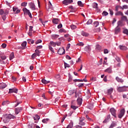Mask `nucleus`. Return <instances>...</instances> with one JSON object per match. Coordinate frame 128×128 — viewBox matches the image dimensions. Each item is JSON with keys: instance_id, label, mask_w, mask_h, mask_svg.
Segmentation results:
<instances>
[{"instance_id": "35", "label": "nucleus", "mask_w": 128, "mask_h": 128, "mask_svg": "<svg viewBox=\"0 0 128 128\" xmlns=\"http://www.w3.org/2000/svg\"><path fill=\"white\" fill-rule=\"evenodd\" d=\"M10 104V102L6 100V101H4L2 103V106H6V104Z\"/></svg>"}, {"instance_id": "33", "label": "nucleus", "mask_w": 128, "mask_h": 128, "mask_svg": "<svg viewBox=\"0 0 128 128\" xmlns=\"http://www.w3.org/2000/svg\"><path fill=\"white\" fill-rule=\"evenodd\" d=\"M50 120V119L46 118V119H43L42 120V122H44V124H48V122Z\"/></svg>"}, {"instance_id": "44", "label": "nucleus", "mask_w": 128, "mask_h": 128, "mask_svg": "<svg viewBox=\"0 0 128 128\" xmlns=\"http://www.w3.org/2000/svg\"><path fill=\"white\" fill-rule=\"evenodd\" d=\"M28 5V2H24L21 4V6H26Z\"/></svg>"}, {"instance_id": "26", "label": "nucleus", "mask_w": 128, "mask_h": 128, "mask_svg": "<svg viewBox=\"0 0 128 128\" xmlns=\"http://www.w3.org/2000/svg\"><path fill=\"white\" fill-rule=\"evenodd\" d=\"M14 52H12L10 56V60H14Z\"/></svg>"}, {"instance_id": "39", "label": "nucleus", "mask_w": 128, "mask_h": 128, "mask_svg": "<svg viewBox=\"0 0 128 128\" xmlns=\"http://www.w3.org/2000/svg\"><path fill=\"white\" fill-rule=\"evenodd\" d=\"M121 18L122 20H126L128 22V18L126 16H122Z\"/></svg>"}, {"instance_id": "40", "label": "nucleus", "mask_w": 128, "mask_h": 128, "mask_svg": "<svg viewBox=\"0 0 128 128\" xmlns=\"http://www.w3.org/2000/svg\"><path fill=\"white\" fill-rule=\"evenodd\" d=\"M118 28L119 26H122V21H118Z\"/></svg>"}, {"instance_id": "2", "label": "nucleus", "mask_w": 128, "mask_h": 128, "mask_svg": "<svg viewBox=\"0 0 128 128\" xmlns=\"http://www.w3.org/2000/svg\"><path fill=\"white\" fill-rule=\"evenodd\" d=\"M128 87L126 86H117V90L118 92H126L128 90Z\"/></svg>"}, {"instance_id": "19", "label": "nucleus", "mask_w": 128, "mask_h": 128, "mask_svg": "<svg viewBox=\"0 0 128 128\" xmlns=\"http://www.w3.org/2000/svg\"><path fill=\"white\" fill-rule=\"evenodd\" d=\"M84 50L85 52H90V50H92V48H90V46H86L84 48Z\"/></svg>"}, {"instance_id": "47", "label": "nucleus", "mask_w": 128, "mask_h": 128, "mask_svg": "<svg viewBox=\"0 0 128 128\" xmlns=\"http://www.w3.org/2000/svg\"><path fill=\"white\" fill-rule=\"evenodd\" d=\"M79 124H80V126H84L86 123H84V122H82V120H80Z\"/></svg>"}, {"instance_id": "58", "label": "nucleus", "mask_w": 128, "mask_h": 128, "mask_svg": "<svg viewBox=\"0 0 128 128\" xmlns=\"http://www.w3.org/2000/svg\"><path fill=\"white\" fill-rule=\"evenodd\" d=\"M40 42H42V40L40 39L36 42V44H40Z\"/></svg>"}, {"instance_id": "60", "label": "nucleus", "mask_w": 128, "mask_h": 128, "mask_svg": "<svg viewBox=\"0 0 128 128\" xmlns=\"http://www.w3.org/2000/svg\"><path fill=\"white\" fill-rule=\"evenodd\" d=\"M18 8H16V7H13V8H12V10H13V12H16Z\"/></svg>"}, {"instance_id": "50", "label": "nucleus", "mask_w": 128, "mask_h": 128, "mask_svg": "<svg viewBox=\"0 0 128 128\" xmlns=\"http://www.w3.org/2000/svg\"><path fill=\"white\" fill-rule=\"evenodd\" d=\"M59 32H66V31L64 28H61L59 30Z\"/></svg>"}, {"instance_id": "46", "label": "nucleus", "mask_w": 128, "mask_h": 128, "mask_svg": "<svg viewBox=\"0 0 128 128\" xmlns=\"http://www.w3.org/2000/svg\"><path fill=\"white\" fill-rule=\"evenodd\" d=\"M4 12H4V10L2 9L0 10V16H2V14H4Z\"/></svg>"}, {"instance_id": "62", "label": "nucleus", "mask_w": 128, "mask_h": 128, "mask_svg": "<svg viewBox=\"0 0 128 128\" xmlns=\"http://www.w3.org/2000/svg\"><path fill=\"white\" fill-rule=\"evenodd\" d=\"M2 46L3 48H6V44H2Z\"/></svg>"}, {"instance_id": "59", "label": "nucleus", "mask_w": 128, "mask_h": 128, "mask_svg": "<svg viewBox=\"0 0 128 128\" xmlns=\"http://www.w3.org/2000/svg\"><path fill=\"white\" fill-rule=\"evenodd\" d=\"M29 128H34V124L32 123L31 124H29L28 125Z\"/></svg>"}, {"instance_id": "48", "label": "nucleus", "mask_w": 128, "mask_h": 128, "mask_svg": "<svg viewBox=\"0 0 128 128\" xmlns=\"http://www.w3.org/2000/svg\"><path fill=\"white\" fill-rule=\"evenodd\" d=\"M115 126H116V124L114 122H112L108 128H114Z\"/></svg>"}, {"instance_id": "37", "label": "nucleus", "mask_w": 128, "mask_h": 128, "mask_svg": "<svg viewBox=\"0 0 128 128\" xmlns=\"http://www.w3.org/2000/svg\"><path fill=\"white\" fill-rule=\"evenodd\" d=\"M92 24V20L90 19L88 20V21L86 22V24Z\"/></svg>"}, {"instance_id": "53", "label": "nucleus", "mask_w": 128, "mask_h": 128, "mask_svg": "<svg viewBox=\"0 0 128 128\" xmlns=\"http://www.w3.org/2000/svg\"><path fill=\"white\" fill-rule=\"evenodd\" d=\"M70 28H71L72 30H76V26L72 24V25L70 26Z\"/></svg>"}, {"instance_id": "28", "label": "nucleus", "mask_w": 128, "mask_h": 128, "mask_svg": "<svg viewBox=\"0 0 128 128\" xmlns=\"http://www.w3.org/2000/svg\"><path fill=\"white\" fill-rule=\"evenodd\" d=\"M42 84H50V81H48L44 79H43L42 80Z\"/></svg>"}, {"instance_id": "57", "label": "nucleus", "mask_w": 128, "mask_h": 128, "mask_svg": "<svg viewBox=\"0 0 128 128\" xmlns=\"http://www.w3.org/2000/svg\"><path fill=\"white\" fill-rule=\"evenodd\" d=\"M36 54L34 53L32 54V60H34V58H36Z\"/></svg>"}, {"instance_id": "63", "label": "nucleus", "mask_w": 128, "mask_h": 128, "mask_svg": "<svg viewBox=\"0 0 128 128\" xmlns=\"http://www.w3.org/2000/svg\"><path fill=\"white\" fill-rule=\"evenodd\" d=\"M34 27L32 26H30V30H29V32H32V28Z\"/></svg>"}, {"instance_id": "36", "label": "nucleus", "mask_w": 128, "mask_h": 128, "mask_svg": "<svg viewBox=\"0 0 128 128\" xmlns=\"http://www.w3.org/2000/svg\"><path fill=\"white\" fill-rule=\"evenodd\" d=\"M0 58L3 60H6V56L4 55H0Z\"/></svg>"}, {"instance_id": "55", "label": "nucleus", "mask_w": 128, "mask_h": 128, "mask_svg": "<svg viewBox=\"0 0 128 128\" xmlns=\"http://www.w3.org/2000/svg\"><path fill=\"white\" fill-rule=\"evenodd\" d=\"M123 32L125 34H126L128 35V29H124L123 31Z\"/></svg>"}, {"instance_id": "9", "label": "nucleus", "mask_w": 128, "mask_h": 128, "mask_svg": "<svg viewBox=\"0 0 128 128\" xmlns=\"http://www.w3.org/2000/svg\"><path fill=\"white\" fill-rule=\"evenodd\" d=\"M65 53V50L62 48H60L58 51V54H60V56H62V54H64Z\"/></svg>"}, {"instance_id": "30", "label": "nucleus", "mask_w": 128, "mask_h": 128, "mask_svg": "<svg viewBox=\"0 0 128 128\" xmlns=\"http://www.w3.org/2000/svg\"><path fill=\"white\" fill-rule=\"evenodd\" d=\"M94 24L95 25V28H98V26H100V22L98 21H96L94 22Z\"/></svg>"}, {"instance_id": "34", "label": "nucleus", "mask_w": 128, "mask_h": 128, "mask_svg": "<svg viewBox=\"0 0 128 128\" xmlns=\"http://www.w3.org/2000/svg\"><path fill=\"white\" fill-rule=\"evenodd\" d=\"M15 102H16V104H15V108H16V106H18V104H22V101H18V100H16Z\"/></svg>"}, {"instance_id": "29", "label": "nucleus", "mask_w": 128, "mask_h": 128, "mask_svg": "<svg viewBox=\"0 0 128 128\" xmlns=\"http://www.w3.org/2000/svg\"><path fill=\"white\" fill-rule=\"evenodd\" d=\"M116 16H124V14H122V12H120V11H119V12H118L116 13Z\"/></svg>"}, {"instance_id": "23", "label": "nucleus", "mask_w": 128, "mask_h": 128, "mask_svg": "<svg viewBox=\"0 0 128 128\" xmlns=\"http://www.w3.org/2000/svg\"><path fill=\"white\" fill-rule=\"evenodd\" d=\"M52 40H56L60 36V35L58 34H52L51 36Z\"/></svg>"}, {"instance_id": "56", "label": "nucleus", "mask_w": 128, "mask_h": 128, "mask_svg": "<svg viewBox=\"0 0 128 128\" xmlns=\"http://www.w3.org/2000/svg\"><path fill=\"white\" fill-rule=\"evenodd\" d=\"M77 102L78 104H82V100L81 99H78L77 100Z\"/></svg>"}, {"instance_id": "17", "label": "nucleus", "mask_w": 128, "mask_h": 128, "mask_svg": "<svg viewBox=\"0 0 128 128\" xmlns=\"http://www.w3.org/2000/svg\"><path fill=\"white\" fill-rule=\"evenodd\" d=\"M81 34L82 36H90V34L82 30L81 32Z\"/></svg>"}, {"instance_id": "15", "label": "nucleus", "mask_w": 128, "mask_h": 128, "mask_svg": "<svg viewBox=\"0 0 128 128\" xmlns=\"http://www.w3.org/2000/svg\"><path fill=\"white\" fill-rule=\"evenodd\" d=\"M118 48L121 50H128V47L122 45L119 46Z\"/></svg>"}, {"instance_id": "42", "label": "nucleus", "mask_w": 128, "mask_h": 128, "mask_svg": "<svg viewBox=\"0 0 128 128\" xmlns=\"http://www.w3.org/2000/svg\"><path fill=\"white\" fill-rule=\"evenodd\" d=\"M64 68H70V64H68L66 62L64 63Z\"/></svg>"}, {"instance_id": "64", "label": "nucleus", "mask_w": 128, "mask_h": 128, "mask_svg": "<svg viewBox=\"0 0 128 128\" xmlns=\"http://www.w3.org/2000/svg\"><path fill=\"white\" fill-rule=\"evenodd\" d=\"M66 58L67 60H72V58L68 55L66 56Z\"/></svg>"}, {"instance_id": "21", "label": "nucleus", "mask_w": 128, "mask_h": 128, "mask_svg": "<svg viewBox=\"0 0 128 128\" xmlns=\"http://www.w3.org/2000/svg\"><path fill=\"white\" fill-rule=\"evenodd\" d=\"M6 88V83H0V88L3 90V88Z\"/></svg>"}, {"instance_id": "22", "label": "nucleus", "mask_w": 128, "mask_h": 128, "mask_svg": "<svg viewBox=\"0 0 128 128\" xmlns=\"http://www.w3.org/2000/svg\"><path fill=\"white\" fill-rule=\"evenodd\" d=\"M60 20L58 18H53L52 20V22H53V24H58Z\"/></svg>"}, {"instance_id": "52", "label": "nucleus", "mask_w": 128, "mask_h": 128, "mask_svg": "<svg viewBox=\"0 0 128 128\" xmlns=\"http://www.w3.org/2000/svg\"><path fill=\"white\" fill-rule=\"evenodd\" d=\"M76 46H84V44L82 42H80L78 44H77Z\"/></svg>"}, {"instance_id": "18", "label": "nucleus", "mask_w": 128, "mask_h": 128, "mask_svg": "<svg viewBox=\"0 0 128 128\" xmlns=\"http://www.w3.org/2000/svg\"><path fill=\"white\" fill-rule=\"evenodd\" d=\"M74 94H76V90H70L68 92V94L69 96H72Z\"/></svg>"}, {"instance_id": "3", "label": "nucleus", "mask_w": 128, "mask_h": 128, "mask_svg": "<svg viewBox=\"0 0 128 128\" xmlns=\"http://www.w3.org/2000/svg\"><path fill=\"white\" fill-rule=\"evenodd\" d=\"M92 6L93 8H95V10L96 12H100V9L98 8V5L97 3L94 2L92 4Z\"/></svg>"}, {"instance_id": "32", "label": "nucleus", "mask_w": 128, "mask_h": 128, "mask_svg": "<svg viewBox=\"0 0 128 128\" xmlns=\"http://www.w3.org/2000/svg\"><path fill=\"white\" fill-rule=\"evenodd\" d=\"M96 50H102V46H100V44H96Z\"/></svg>"}, {"instance_id": "24", "label": "nucleus", "mask_w": 128, "mask_h": 128, "mask_svg": "<svg viewBox=\"0 0 128 128\" xmlns=\"http://www.w3.org/2000/svg\"><path fill=\"white\" fill-rule=\"evenodd\" d=\"M84 3H82V1H78V5L79 6H80L81 8H84Z\"/></svg>"}, {"instance_id": "54", "label": "nucleus", "mask_w": 128, "mask_h": 128, "mask_svg": "<svg viewBox=\"0 0 128 128\" xmlns=\"http://www.w3.org/2000/svg\"><path fill=\"white\" fill-rule=\"evenodd\" d=\"M104 54H108V50L106 48H105L104 50Z\"/></svg>"}, {"instance_id": "43", "label": "nucleus", "mask_w": 128, "mask_h": 128, "mask_svg": "<svg viewBox=\"0 0 128 128\" xmlns=\"http://www.w3.org/2000/svg\"><path fill=\"white\" fill-rule=\"evenodd\" d=\"M128 6L126 5H124L122 6H120L121 10H126L128 8Z\"/></svg>"}, {"instance_id": "38", "label": "nucleus", "mask_w": 128, "mask_h": 128, "mask_svg": "<svg viewBox=\"0 0 128 128\" xmlns=\"http://www.w3.org/2000/svg\"><path fill=\"white\" fill-rule=\"evenodd\" d=\"M108 13L106 11L103 12L102 13V15L103 16H108Z\"/></svg>"}, {"instance_id": "11", "label": "nucleus", "mask_w": 128, "mask_h": 128, "mask_svg": "<svg viewBox=\"0 0 128 128\" xmlns=\"http://www.w3.org/2000/svg\"><path fill=\"white\" fill-rule=\"evenodd\" d=\"M110 120V114H108L106 118L103 121V124H106V122H108Z\"/></svg>"}, {"instance_id": "51", "label": "nucleus", "mask_w": 128, "mask_h": 128, "mask_svg": "<svg viewBox=\"0 0 128 128\" xmlns=\"http://www.w3.org/2000/svg\"><path fill=\"white\" fill-rule=\"evenodd\" d=\"M49 50L54 54V48H52V46H49Z\"/></svg>"}, {"instance_id": "25", "label": "nucleus", "mask_w": 128, "mask_h": 128, "mask_svg": "<svg viewBox=\"0 0 128 128\" xmlns=\"http://www.w3.org/2000/svg\"><path fill=\"white\" fill-rule=\"evenodd\" d=\"M74 126V122H71L68 125L66 128H72Z\"/></svg>"}, {"instance_id": "10", "label": "nucleus", "mask_w": 128, "mask_h": 128, "mask_svg": "<svg viewBox=\"0 0 128 128\" xmlns=\"http://www.w3.org/2000/svg\"><path fill=\"white\" fill-rule=\"evenodd\" d=\"M12 92H15V94H18V89L16 88H12L9 89L8 94H12Z\"/></svg>"}, {"instance_id": "8", "label": "nucleus", "mask_w": 128, "mask_h": 128, "mask_svg": "<svg viewBox=\"0 0 128 128\" xmlns=\"http://www.w3.org/2000/svg\"><path fill=\"white\" fill-rule=\"evenodd\" d=\"M22 110V107L17 108H15L14 112L16 114H20V112Z\"/></svg>"}, {"instance_id": "4", "label": "nucleus", "mask_w": 128, "mask_h": 128, "mask_svg": "<svg viewBox=\"0 0 128 128\" xmlns=\"http://www.w3.org/2000/svg\"><path fill=\"white\" fill-rule=\"evenodd\" d=\"M22 10L24 14H28L30 18H32V13L30 12V10H28L26 8H24Z\"/></svg>"}, {"instance_id": "7", "label": "nucleus", "mask_w": 128, "mask_h": 128, "mask_svg": "<svg viewBox=\"0 0 128 128\" xmlns=\"http://www.w3.org/2000/svg\"><path fill=\"white\" fill-rule=\"evenodd\" d=\"M72 2H73L72 0H64L62 2V4L64 6H68V4H70Z\"/></svg>"}, {"instance_id": "5", "label": "nucleus", "mask_w": 128, "mask_h": 128, "mask_svg": "<svg viewBox=\"0 0 128 128\" xmlns=\"http://www.w3.org/2000/svg\"><path fill=\"white\" fill-rule=\"evenodd\" d=\"M126 112V110L124 109H122L120 110V114H118V117L119 118H122L124 116V113Z\"/></svg>"}, {"instance_id": "14", "label": "nucleus", "mask_w": 128, "mask_h": 128, "mask_svg": "<svg viewBox=\"0 0 128 128\" xmlns=\"http://www.w3.org/2000/svg\"><path fill=\"white\" fill-rule=\"evenodd\" d=\"M113 92H114V88H111L110 89L108 90L107 94L108 96H111Z\"/></svg>"}, {"instance_id": "49", "label": "nucleus", "mask_w": 128, "mask_h": 128, "mask_svg": "<svg viewBox=\"0 0 128 128\" xmlns=\"http://www.w3.org/2000/svg\"><path fill=\"white\" fill-rule=\"evenodd\" d=\"M71 108H72V110H76V108H78V106H74V105H72L71 106H70Z\"/></svg>"}, {"instance_id": "16", "label": "nucleus", "mask_w": 128, "mask_h": 128, "mask_svg": "<svg viewBox=\"0 0 128 128\" xmlns=\"http://www.w3.org/2000/svg\"><path fill=\"white\" fill-rule=\"evenodd\" d=\"M104 72H108V74H112V68L109 67L108 68L105 70Z\"/></svg>"}, {"instance_id": "27", "label": "nucleus", "mask_w": 128, "mask_h": 128, "mask_svg": "<svg viewBox=\"0 0 128 128\" xmlns=\"http://www.w3.org/2000/svg\"><path fill=\"white\" fill-rule=\"evenodd\" d=\"M6 14H8V12H4V14H3V16H2V18L3 20H6Z\"/></svg>"}, {"instance_id": "13", "label": "nucleus", "mask_w": 128, "mask_h": 128, "mask_svg": "<svg viewBox=\"0 0 128 128\" xmlns=\"http://www.w3.org/2000/svg\"><path fill=\"white\" fill-rule=\"evenodd\" d=\"M29 4H30V8L32 10H36V5H34V3L30 2V3Z\"/></svg>"}, {"instance_id": "6", "label": "nucleus", "mask_w": 128, "mask_h": 128, "mask_svg": "<svg viewBox=\"0 0 128 128\" xmlns=\"http://www.w3.org/2000/svg\"><path fill=\"white\" fill-rule=\"evenodd\" d=\"M110 112L113 116L116 118V110L114 108H111L110 109Z\"/></svg>"}, {"instance_id": "41", "label": "nucleus", "mask_w": 128, "mask_h": 128, "mask_svg": "<svg viewBox=\"0 0 128 128\" xmlns=\"http://www.w3.org/2000/svg\"><path fill=\"white\" fill-rule=\"evenodd\" d=\"M50 44H51V46H53L54 47H55L56 45V42H54L52 41H51L50 43Z\"/></svg>"}, {"instance_id": "12", "label": "nucleus", "mask_w": 128, "mask_h": 128, "mask_svg": "<svg viewBox=\"0 0 128 128\" xmlns=\"http://www.w3.org/2000/svg\"><path fill=\"white\" fill-rule=\"evenodd\" d=\"M120 32V28L117 26L114 29V34H118Z\"/></svg>"}, {"instance_id": "45", "label": "nucleus", "mask_w": 128, "mask_h": 128, "mask_svg": "<svg viewBox=\"0 0 128 128\" xmlns=\"http://www.w3.org/2000/svg\"><path fill=\"white\" fill-rule=\"evenodd\" d=\"M35 52H36V54H37L38 56H40V52L38 50V49L35 50Z\"/></svg>"}, {"instance_id": "61", "label": "nucleus", "mask_w": 128, "mask_h": 128, "mask_svg": "<svg viewBox=\"0 0 128 128\" xmlns=\"http://www.w3.org/2000/svg\"><path fill=\"white\" fill-rule=\"evenodd\" d=\"M62 28V24H60L58 26V28Z\"/></svg>"}, {"instance_id": "31", "label": "nucleus", "mask_w": 128, "mask_h": 128, "mask_svg": "<svg viewBox=\"0 0 128 128\" xmlns=\"http://www.w3.org/2000/svg\"><path fill=\"white\" fill-rule=\"evenodd\" d=\"M22 46L24 48H26V42L24 41V42H23L22 44Z\"/></svg>"}, {"instance_id": "20", "label": "nucleus", "mask_w": 128, "mask_h": 128, "mask_svg": "<svg viewBox=\"0 0 128 128\" xmlns=\"http://www.w3.org/2000/svg\"><path fill=\"white\" fill-rule=\"evenodd\" d=\"M116 80L118 82H120L121 84L124 82V80L122 79V78H120L118 76H116Z\"/></svg>"}, {"instance_id": "1", "label": "nucleus", "mask_w": 128, "mask_h": 128, "mask_svg": "<svg viewBox=\"0 0 128 128\" xmlns=\"http://www.w3.org/2000/svg\"><path fill=\"white\" fill-rule=\"evenodd\" d=\"M16 116L10 114H5L3 120V122L4 124H8V122H10L9 120H12V118L13 120H14L16 118Z\"/></svg>"}]
</instances>
